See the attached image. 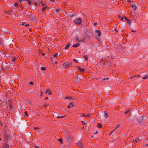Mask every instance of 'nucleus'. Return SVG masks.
<instances>
[{
	"label": "nucleus",
	"mask_w": 148,
	"mask_h": 148,
	"mask_svg": "<svg viewBox=\"0 0 148 148\" xmlns=\"http://www.w3.org/2000/svg\"><path fill=\"white\" fill-rule=\"evenodd\" d=\"M82 21V20L81 18L75 19L73 21L74 23L77 25H79Z\"/></svg>",
	"instance_id": "nucleus-1"
},
{
	"label": "nucleus",
	"mask_w": 148,
	"mask_h": 148,
	"mask_svg": "<svg viewBox=\"0 0 148 148\" xmlns=\"http://www.w3.org/2000/svg\"><path fill=\"white\" fill-rule=\"evenodd\" d=\"M28 18L32 21H34L36 19V16L32 14H31L29 16Z\"/></svg>",
	"instance_id": "nucleus-2"
},
{
	"label": "nucleus",
	"mask_w": 148,
	"mask_h": 148,
	"mask_svg": "<svg viewBox=\"0 0 148 148\" xmlns=\"http://www.w3.org/2000/svg\"><path fill=\"white\" fill-rule=\"evenodd\" d=\"M71 65V63L70 62L64 63L63 64V67L65 68H67L69 67Z\"/></svg>",
	"instance_id": "nucleus-3"
},
{
	"label": "nucleus",
	"mask_w": 148,
	"mask_h": 148,
	"mask_svg": "<svg viewBox=\"0 0 148 148\" xmlns=\"http://www.w3.org/2000/svg\"><path fill=\"white\" fill-rule=\"evenodd\" d=\"M10 138V136L9 135H8L7 134H6L4 135L3 138L4 139V141L6 142L8 139H9Z\"/></svg>",
	"instance_id": "nucleus-4"
},
{
	"label": "nucleus",
	"mask_w": 148,
	"mask_h": 148,
	"mask_svg": "<svg viewBox=\"0 0 148 148\" xmlns=\"http://www.w3.org/2000/svg\"><path fill=\"white\" fill-rule=\"evenodd\" d=\"M3 147V148H9V146L7 142H6L4 143Z\"/></svg>",
	"instance_id": "nucleus-5"
},
{
	"label": "nucleus",
	"mask_w": 148,
	"mask_h": 148,
	"mask_svg": "<svg viewBox=\"0 0 148 148\" xmlns=\"http://www.w3.org/2000/svg\"><path fill=\"white\" fill-rule=\"evenodd\" d=\"M125 20L127 21L128 24L129 25H130L131 23V21L127 17L125 16Z\"/></svg>",
	"instance_id": "nucleus-6"
},
{
	"label": "nucleus",
	"mask_w": 148,
	"mask_h": 148,
	"mask_svg": "<svg viewBox=\"0 0 148 148\" xmlns=\"http://www.w3.org/2000/svg\"><path fill=\"white\" fill-rule=\"evenodd\" d=\"M131 7L133 10L134 11H135L137 8V6L135 5H132Z\"/></svg>",
	"instance_id": "nucleus-7"
},
{
	"label": "nucleus",
	"mask_w": 148,
	"mask_h": 148,
	"mask_svg": "<svg viewBox=\"0 0 148 148\" xmlns=\"http://www.w3.org/2000/svg\"><path fill=\"white\" fill-rule=\"evenodd\" d=\"M80 45L79 43H77L73 45L72 46V47H73L75 48L78 47Z\"/></svg>",
	"instance_id": "nucleus-8"
},
{
	"label": "nucleus",
	"mask_w": 148,
	"mask_h": 148,
	"mask_svg": "<svg viewBox=\"0 0 148 148\" xmlns=\"http://www.w3.org/2000/svg\"><path fill=\"white\" fill-rule=\"evenodd\" d=\"M95 32H96L98 34V35L99 36H101V33L100 30H96L95 31Z\"/></svg>",
	"instance_id": "nucleus-9"
},
{
	"label": "nucleus",
	"mask_w": 148,
	"mask_h": 148,
	"mask_svg": "<svg viewBox=\"0 0 148 148\" xmlns=\"http://www.w3.org/2000/svg\"><path fill=\"white\" fill-rule=\"evenodd\" d=\"M75 40L77 42H79L80 40H79V37L78 36H76L75 37Z\"/></svg>",
	"instance_id": "nucleus-10"
},
{
	"label": "nucleus",
	"mask_w": 148,
	"mask_h": 148,
	"mask_svg": "<svg viewBox=\"0 0 148 148\" xmlns=\"http://www.w3.org/2000/svg\"><path fill=\"white\" fill-rule=\"evenodd\" d=\"M78 69L79 71L84 72L85 71V70L84 69L80 67L79 66L78 67Z\"/></svg>",
	"instance_id": "nucleus-11"
},
{
	"label": "nucleus",
	"mask_w": 148,
	"mask_h": 148,
	"mask_svg": "<svg viewBox=\"0 0 148 148\" xmlns=\"http://www.w3.org/2000/svg\"><path fill=\"white\" fill-rule=\"evenodd\" d=\"M25 102L27 105H29L31 104V103L30 101L29 100L27 99H26L25 100Z\"/></svg>",
	"instance_id": "nucleus-12"
},
{
	"label": "nucleus",
	"mask_w": 148,
	"mask_h": 148,
	"mask_svg": "<svg viewBox=\"0 0 148 148\" xmlns=\"http://www.w3.org/2000/svg\"><path fill=\"white\" fill-rule=\"evenodd\" d=\"M46 93H48V94L49 95H50L51 94V92L50 90H47L46 91Z\"/></svg>",
	"instance_id": "nucleus-13"
},
{
	"label": "nucleus",
	"mask_w": 148,
	"mask_h": 148,
	"mask_svg": "<svg viewBox=\"0 0 148 148\" xmlns=\"http://www.w3.org/2000/svg\"><path fill=\"white\" fill-rule=\"evenodd\" d=\"M77 145H78L80 147H82V143L81 142H78L77 143Z\"/></svg>",
	"instance_id": "nucleus-14"
},
{
	"label": "nucleus",
	"mask_w": 148,
	"mask_h": 148,
	"mask_svg": "<svg viewBox=\"0 0 148 148\" xmlns=\"http://www.w3.org/2000/svg\"><path fill=\"white\" fill-rule=\"evenodd\" d=\"M83 57L86 61L88 60V58L86 55L84 56Z\"/></svg>",
	"instance_id": "nucleus-15"
},
{
	"label": "nucleus",
	"mask_w": 148,
	"mask_h": 148,
	"mask_svg": "<svg viewBox=\"0 0 148 148\" xmlns=\"http://www.w3.org/2000/svg\"><path fill=\"white\" fill-rule=\"evenodd\" d=\"M16 56H14L13 57V58L12 60V62H14L16 60Z\"/></svg>",
	"instance_id": "nucleus-16"
},
{
	"label": "nucleus",
	"mask_w": 148,
	"mask_h": 148,
	"mask_svg": "<svg viewBox=\"0 0 148 148\" xmlns=\"http://www.w3.org/2000/svg\"><path fill=\"white\" fill-rule=\"evenodd\" d=\"M48 7L47 6H45L42 9V12H44L45 10Z\"/></svg>",
	"instance_id": "nucleus-17"
},
{
	"label": "nucleus",
	"mask_w": 148,
	"mask_h": 148,
	"mask_svg": "<svg viewBox=\"0 0 148 148\" xmlns=\"http://www.w3.org/2000/svg\"><path fill=\"white\" fill-rule=\"evenodd\" d=\"M70 44L69 43H68V44L65 47V49H67L69 47Z\"/></svg>",
	"instance_id": "nucleus-18"
},
{
	"label": "nucleus",
	"mask_w": 148,
	"mask_h": 148,
	"mask_svg": "<svg viewBox=\"0 0 148 148\" xmlns=\"http://www.w3.org/2000/svg\"><path fill=\"white\" fill-rule=\"evenodd\" d=\"M140 140V139H139V138H137L135 139L134 140V141H135L136 142H138Z\"/></svg>",
	"instance_id": "nucleus-19"
},
{
	"label": "nucleus",
	"mask_w": 148,
	"mask_h": 148,
	"mask_svg": "<svg viewBox=\"0 0 148 148\" xmlns=\"http://www.w3.org/2000/svg\"><path fill=\"white\" fill-rule=\"evenodd\" d=\"M130 114V110H128L127 111L124 113V114Z\"/></svg>",
	"instance_id": "nucleus-20"
},
{
	"label": "nucleus",
	"mask_w": 148,
	"mask_h": 148,
	"mask_svg": "<svg viewBox=\"0 0 148 148\" xmlns=\"http://www.w3.org/2000/svg\"><path fill=\"white\" fill-rule=\"evenodd\" d=\"M97 126L99 128H101L102 127V125L100 123H98L97 124Z\"/></svg>",
	"instance_id": "nucleus-21"
},
{
	"label": "nucleus",
	"mask_w": 148,
	"mask_h": 148,
	"mask_svg": "<svg viewBox=\"0 0 148 148\" xmlns=\"http://www.w3.org/2000/svg\"><path fill=\"white\" fill-rule=\"evenodd\" d=\"M27 3L29 4V5H31V2L29 0H27Z\"/></svg>",
	"instance_id": "nucleus-22"
},
{
	"label": "nucleus",
	"mask_w": 148,
	"mask_h": 148,
	"mask_svg": "<svg viewBox=\"0 0 148 148\" xmlns=\"http://www.w3.org/2000/svg\"><path fill=\"white\" fill-rule=\"evenodd\" d=\"M58 140L62 144L63 143V141L62 139H58Z\"/></svg>",
	"instance_id": "nucleus-23"
},
{
	"label": "nucleus",
	"mask_w": 148,
	"mask_h": 148,
	"mask_svg": "<svg viewBox=\"0 0 148 148\" xmlns=\"http://www.w3.org/2000/svg\"><path fill=\"white\" fill-rule=\"evenodd\" d=\"M140 76V75H136L134 76H132V78L134 77H139Z\"/></svg>",
	"instance_id": "nucleus-24"
},
{
	"label": "nucleus",
	"mask_w": 148,
	"mask_h": 148,
	"mask_svg": "<svg viewBox=\"0 0 148 148\" xmlns=\"http://www.w3.org/2000/svg\"><path fill=\"white\" fill-rule=\"evenodd\" d=\"M116 130H115V129L114 130H113L109 134V135H111L113 133H114V132H115Z\"/></svg>",
	"instance_id": "nucleus-25"
},
{
	"label": "nucleus",
	"mask_w": 148,
	"mask_h": 148,
	"mask_svg": "<svg viewBox=\"0 0 148 148\" xmlns=\"http://www.w3.org/2000/svg\"><path fill=\"white\" fill-rule=\"evenodd\" d=\"M69 105L71 106V107H73V106H74V104L72 103H70L69 104Z\"/></svg>",
	"instance_id": "nucleus-26"
},
{
	"label": "nucleus",
	"mask_w": 148,
	"mask_h": 148,
	"mask_svg": "<svg viewBox=\"0 0 148 148\" xmlns=\"http://www.w3.org/2000/svg\"><path fill=\"white\" fill-rule=\"evenodd\" d=\"M104 116L105 118H107V116H108L106 112H105L104 114Z\"/></svg>",
	"instance_id": "nucleus-27"
},
{
	"label": "nucleus",
	"mask_w": 148,
	"mask_h": 148,
	"mask_svg": "<svg viewBox=\"0 0 148 148\" xmlns=\"http://www.w3.org/2000/svg\"><path fill=\"white\" fill-rule=\"evenodd\" d=\"M41 70L44 71L46 70V68L44 67H42L41 68Z\"/></svg>",
	"instance_id": "nucleus-28"
},
{
	"label": "nucleus",
	"mask_w": 148,
	"mask_h": 148,
	"mask_svg": "<svg viewBox=\"0 0 148 148\" xmlns=\"http://www.w3.org/2000/svg\"><path fill=\"white\" fill-rule=\"evenodd\" d=\"M120 126V125L118 124L117 125V126L115 128V130H116Z\"/></svg>",
	"instance_id": "nucleus-29"
},
{
	"label": "nucleus",
	"mask_w": 148,
	"mask_h": 148,
	"mask_svg": "<svg viewBox=\"0 0 148 148\" xmlns=\"http://www.w3.org/2000/svg\"><path fill=\"white\" fill-rule=\"evenodd\" d=\"M18 6V3H17L16 2L14 3V6L15 7H17V6Z\"/></svg>",
	"instance_id": "nucleus-30"
},
{
	"label": "nucleus",
	"mask_w": 148,
	"mask_h": 148,
	"mask_svg": "<svg viewBox=\"0 0 148 148\" xmlns=\"http://www.w3.org/2000/svg\"><path fill=\"white\" fill-rule=\"evenodd\" d=\"M60 11V10L59 9H56V13H59Z\"/></svg>",
	"instance_id": "nucleus-31"
},
{
	"label": "nucleus",
	"mask_w": 148,
	"mask_h": 148,
	"mask_svg": "<svg viewBox=\"0 0 148 148\" xmlns=\"http://www.w3.org/2000/svg\"><path fill=\"white\" fill-rule=\"evenodd\" d=\"M85 40L84 39H83L82 40H80L79 42H85Z\"/></svg>",
	"instance_id": "nucleus-32"
},
{
	"label": "nucleus",
	"mask_w": 148,
	"mask_h": 148,
	"mask_svg": "<svg viewBox=\"0 0 148 148\" xmlns=\"http://www.w3.org/2000/svg\"><path fill=\"white\" fill-rule=\"evenodd\" d=\"M24 113L25 114V115L27 116H28V112H27V111H25V112H24Z\"/></svg>",
	"instance_id": "nucleus-33"
},
{
	"label": "nucleus",
	"mask_w": 148,
	"mask_h": 148,
	"mask_svg": "<svg viewBox=\"0 0 148 148\" xmlns=\"http://www.w3.org/2000/svg\"><path fill=\"white\" fill-rule=\"evenodd\" d=\"M26 1H27V0H20V2L21 3H23Z\"/></svg>",
	"instance_id": "nucleus-34"
},
{
	"label": "nucleus",
	"mask_w": 148,
	"mask_h": 148,
	"mask_svg": "<svg viewBox=\"0 0 148 148\" xmlns=\"http://www.w3.org/2000/svg\"><path fill=\"white\" fill-rule=\"evenodd\" d=\"M148 77V76L147 75H146V76L145 77H143V79H145L147 78Z\"/></svg>",
	"instance_id": "nucleus-35"
},
{
	"label": "nucleus",
	"mask_w": 148,
	"mask_h": 148,
	"mask_svg": "<svg viewBox=\"0 0 148 148\" xmlns=\"http://www.w3.org/2000/svg\"><path fill=\"white\" fill-rule=\"evenodd\" d=\"M85 116H86V115L83 113V114H82L80 116L81 117V116H83V117H85Z\"/></svg>",
	"instance_id": "nucleus-36"
},
{
	"label": "nucleus",
	"mask_w": 148,
	"mask_h": 148,
	"mask_svg": "<svg viewBox=\"0 0 148 148\" xmlns=\"http://www.w3.org/2000/svg\"><path fill=\"white\" fill-rule=\"evenodd\" d=\"M39 129V128L38 127H34V130H37V129Z\"/></svg>",
	"instance_id": "nucleus-37"
},
{
	"label": "nucleus",
	"mask_w": 148,
	"mask_h": 148,
	"mask_svg": "<svg viewBox=\"0 0 148 148\" xmlns=\"http://www.w3.org/2000/svg\"><path fill=\"white\" fill-rule=\"evenodd\" d=\"M71 99V97H65V99Z\"/></svg>",
	"instance_id": "nucleus-38"
},
{
	"label": "nucleus",
	"mask_w": 148,
	"mask_h": 148,
	"mask_svg": "<svg viewBox=\"0 0 148 148\" xmlns=\"http://www.w3.org/2000/svg\"><path fill=\"white\" fill-rule=\"evenodd\" d=\"M90 115L89 114H88L87 115H86V116H85V117H89L90 116Z\"/></svg>",
	"instance_id": "nucleus-39"
},
{
	"label": "nucleus",
	"mask_w": 148,
	"mask_h": 148,
	"mask_svg": "<svg viewBox=\"0 0 148 148\" xmlns=\"http://www.w3.org/2000/svg\"><path fill=\"white\" fill-rule=\"evenodd\" d=\"M42 94H43V92L42 90H41V91H40V96H42Z\"/></svg>",
	"instance_id": "nucleus-40"
},
{
	"label": "nucleus",
	"mask_w": 148,
	"mask_h": 148,
	"mask_svg": "<svg viewBox=\"0 0 148 148\" xmlns=\"http://www.w3.org/2000/svg\"><path fill=\"white\" fill-rule=\"evenodd\" d=\"M29 83L30 84H31V85H33L34 84V83L32 82H29Z\"/></svg>",
	"instance_id": "nucleus-41"
},
{
	"label": "nucleus",
	"mask_w": 148,
	"mask_h": 148,
	"mask_svg": "<svg viewBox=\"0 0 148 148\" xmlns=\"http://www.w3.org/2000/svg\"><path fill=\"white\" fill-rule=\"evenodd\" d=\"M73 61H74V62H75L76 63H77L78 62V61L77 60H76L75 59H73Z\"/></svg>",
	"instance_id": "nucleus-42"
},
{
	"label": "nucleus",
	"mask_w": 148,
	"mask_h": 148,
	"mask_svg": "<svg viewBox=\"0 0 148 148\" xmlns=\"http://www.w3.org/2000/svg\"><path fill=\"white\" fill-rule=\"evenodd\" d=\"M57 116V118H63L64 117V116Z\"/></svg>",
	"instance_id": "nucleus-43"
},
{
	"label": "nucleus",
	"mask_w": 148,
	"mask_h": 148,
	"mask_svg": "<svg viewBox=\"0 0 148 148\" xmlns=\"http://www.w3.org/2000/svg\"><path fill=\"white\" fill-rule=\"evenodd\" d=\"M67 107L69 109L71 108H72V107H71L70 105H69L67 106Z\"/></svg>",
	"instance_id": "nucleus-44"
},
{
	"label": "nucleus",
	"mask_w": 148,
	"mask_h": 148,
	"mask_svg": "<svg viewBox=\"0 0 148 148\" xmlns=\"http://www.w3.org/2000/svg\"><path fill=\"white\" fill-rule=\"evenodd\" d=\"M33 3L34 4L36 5H38V3L35 2H34Z\"/></svg>",
	"instance_id": "nucleus-45"
},
{
	"label": "nucleus",
	"mask_w": 148,
	"mask_h": 148,
	"mask_svg": "<svg viewBox=\"0 0 148 148\" xmlns=\"http://www.w3.org/2000/svg\"><path fill=\"white\" fill-rule=\"evenodd\" d=\"M0 125L1 126H2L3 125V124L1 122V121H0Z\"/></svg>",
	"instance_id": "nucleus-46"
},
{
	"label": "nucleus",
	"mask_w": 148,
	"mask_h": 148,
	"mask_svg": "<svg viewBox=\"0 0 148 148\" xmlns=\"http://www.w3.org/2000/svg\"><path fill=\"white\" fill-rule=\"evenodd\" d=\"M51 1L52 2H55V0H49Z\"/></svg>",
	"instance_id": "nucleus-47"
},
{
	"label": "nucleus",
	"mask_w": 148,
	"mask_h": 148,
	"mask_svg": "<svg viewBox=\"0 0 148 148\" xmlns=\"http://www.w3.org/2000/svg\"><path fill=\"white\" fill-rule=\"evenodd\" d=\"M25 26L26 27L29 26V25L28 24H27L25 25Z\"/></svg>",
	"instance_id": "nucleus-48"
},
{
	"label": "nucleus",
	"mask_w": 148,
	"mask_h": 148,
	"mask_svg": "<svg viewBox=\"0 0 148 148\" xmlns=\"http://www.w3.org/2000/svg\"><path fill=\"white\" fill-rule=\"evenodd\" d=\"M109 79V78H108L107 77V78H104V79H103V80H105V79Z\"/></svg>",
	"instance_id": "nucleus-49"
},
{
	"label": "nucleus",
	"mask_w": 148,
	"mask_h": 148,
	"mask_svg": "<svg viewBox=\"0 0 148 148\" xmlns=\"http://www.w3.org/2000/svg\"><path fill=\"white\" fill-rule=\"evenodd\" d=\"M41 4H42V5H45V4H43L42 3V1H41Z\"/></svg>",
	"instance_id": "nucleus-50"
},
{
	"label": "nucleus",
	"mask_w": 148,
	"mask_h": 148,
	"mask_svg": "<svg viewBox=\"0 0 148 148\" xmlns=\"http://www.w3.org/2000/svg\"><path fill=\"white\" fill-rule=\"evenodd\" d=\"M114 30L116 32H118V30L116 29H115Z\"/></svg>",
	"instance_id": "nucleus-51"
},
{
	"label": "nucleus",
	"mask_w": 148,
	"mask_h": 148,
	"mask_svg": "<svg viewBox=\"0 0 148 148\" xmlns=\"http://www.w3.org/2000/svg\"><path fill=\"white\" fill-rule=\"evenodd\" d=\"M123 17H122L121 18V21H122L123 20Z\"/></svg>",
	"instance_id": "nucleus-52"
},
{
	"label": "nucleus",
	"mask_w": 148,
	"mask_h": 148,
	"mask_svg": "<svg viewBox=\"0 0 148 148\" xmlns=\"http://www.w3.org/2000/svg\"><path fill=\"white\" fill-rule=\"evenodd\" d=\"M56 54H54L53 56L54 57V58L56 57Z\"/></svg>",
	"instance_id": "nucleus-53"
},
{
	"label": "nucleus",
	"mask_w": 148,
	"mask_h": 148,
	"mask_svg": "<svg viewBox=\"0 0 148 148\" xmlns=\"http://www.w3.org/2000/svg\"><path fill=\"white\" fill-rule=\"evenodd\" d=\"M52 63L53 64H56V62H53V60H52Z\"/></svg>",
	"instance_id": "nucleus-54"
},
{
	"label": "nucleus",
	"mask_w": 148,
	"mask_h": 148,
	"mask_svg": "<svg viewBox=\"0 0 148 148\" xmlns=\"http://www.w3.org/2000/svg\"><path fill=\"white\" fill-rule=\"evenodd\" d=\"M35 147L36 148H39L38 147L36 146H35Z\"/></svg>",
	"instance_id": "nucleus-55"
},
{
	"label": "nucleus",
	"mask_w": 148,
	"mask_h": 148,
	"mask_svg": "<svg viewBox=\"0 0 148 148\" xmlns=\"http://www.w3.org/2000/svg\"><path fill=\"white\" fill-rule=\"evenodd\" d=\"M97 133H98V132L97 131H96V132H95V133H94V134H97Z\"/></svg>",
	"instance_id": "nucleus-56"
},
{
	"label": "nucleus",
	"mask_w": 148,
	"mask_h": 148,
	"mask_svg": "<svg viewBox=\"0 0 148 148\" xmlns=\"http://www.w3.org/2000/svg\"><path fill=\"white\" fill-rule=\"evenodd\" d=\"M48 99V97H46L45 98V99L47 100Z\"/></svg>",
	"instance_id": "nucleus-57"
},
{
	"label": "nucleus",
	"mask_w": 148,
	"mask_h": 148,
	"mask_svg": "<svg viewBox=\"0 0 148 148\" xmlns=\"http://www.w3.org/2000/svg\"><path fill=\"white\" fill-rule=\"evenodd\" d=\"M132 32H136V31H135V30H132Z\"/></svg>",
	"instance_id": "nucleus-58"
},
{
	"label": "nucleus",
	"mask_w": 148,
	"mask_h": 148,
	"mask_svg": "<svg viewBox=\"0 0 148 148\" xmlns=\"http://www.w3.org/2000/svg\"><path fill=\"white\" fill-rule=\"evenodd\" d=\"M94 24L95 25H96L97 24L96 23H94Z\"/></svg>",
	"instance_id": "nucleus-59"
},
{
	"label": "nucleus",
	"mask_w": 148,
	"mask_h": 148,
	"mask_svg": "<svg viewBox=\"0 0 148 148\" xmlns=\"http://www.w3.org/2000/svg\"><path fill=\"white\" fill-rule=\"evenodd\" d=\"M82 124H84V125H85V124L84 123V122H83V123H82Z\"/></svg>",
	"instance_id": "nucleus-60"
},
{
	"label": "nucleus",
	"mask_w": 148,
	"mask_h": 148,
	"mask_svg": "<svg viewBox=\"0 0 148 148\" xmlns=\"http://www.w3.org/2000/svg\"><path fill=\"white\" fill-rule=\"evenodd\" d=\"M10 108H11V107H12V106L11 105H10Z\"/></svg>",
	"instance_id": "nucleus-61"
},
{
	"label": "nucleus",
	"mask_w": 148,
	"mask_h": 148,
	"mask_svg": "<svg viewBox=\"0 0 148 148\" xmlns=\"http://www.w3.org/2000/svg\"><path fill=\"white\" fill-rule=\"evenodd\" d=\"M56 56L58 55V53H56Z\"/></svg>",
	"instance_id": "nucleus-62"
},
{
	"label": "nucleus",
	"mask_w": 148,
	"mask_h": 148,
	"mask_svg": "<svg viewBox=\"0 0 148 148\" xmlns=\"http://www.w3.org/2000/svg\"><path fill=\"white\" fill-rule=\"evenodd\" d=\"M1 38L0 37V41H1Z\"/></svg>",
	"instance_id": "nucleus-63"
},
{
	"label": "nucleus",
	"mask_w": 148,
	"mask_h": 148,
	"mask_svg": "<svg viewBox=\"0 0 148 148\" xmlns=\"http://www.w3.org/2000/svg\"><path fill=\"white\" fill-rule=\"evenodd\" d=\"M45 54L44 53H43V54H42V55L43 56Z\"/></svg>",
	"instance_id": "nucleus-64"
}]
</instances>
